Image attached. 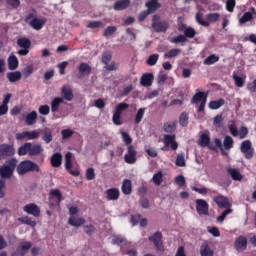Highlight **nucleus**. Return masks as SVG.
<instances>
[{"mask_svg":"<svg viewBox=\"0 0 256 256\" xmlns=\"http://www.w3.org/2000/svg\"><path fill=\"white\" fill-rule=\"evenodd\" d=\"M214 203L218 206L219 209H231L232 204L230 202V199L227 196H223L221 194L215 196L213 198Z\"/></svg>","mask_w":256,"mask_h":256,"instance_id":"nucleus-10","label":"nucleus"},{"mask_svg":"<svg viewBox=\"0 0 256 256\" xmlns=\"http://www.w3.org/2000/svg\"><path fill=\"white\" fill-rule=\"evenodd\" d=\"M223 146L225 150L233 149L234 147V140L231 136H226L224 138Z\"/></svg>","mask_w":256,"mask_h":256,"instance_id":"nucleus-45","label":"nucleus"},{"mask_svg":"<svg viewBox=\"0 0 256 256\" xmlns=\"http://www.w3.org/2000/svg\"><path fill=\"white\" fill-rule=\"evenodd\" d=\"M240 152L246 160H252L255 155L251 140H244L240 144Z\"/></svg>","mask_w":256,"mask_h":256,"instance_id":"nucleus-5","label":"nucleus"},{"mask_svg":"<svg viewBox=\"0 0 256 256\" xmlns=\"http://www.w3.org/2000/svg\"><path fill=\"white\" fill-rule=\"evenodd\" d=\"M31 247L32 243L30 241H23L19 244L17 250L26 255Z\"/></svg>","mask_w":256,"mask_h":256,"instance_id":"nucleus-37","label":"nucleus"},{"mask_svg":"<svg viewBox=\"0 0 256 256\" xmlns=\"http://www.w3.org/2000/svg\"><path fill=\"white\" fill-rule=\"evenodd\" d=\"M72 157H73V154L71 152H68L65 154V169H66V171H70V169H72V166H73Z\"/></svg>","mask_w":256,"mask_h":256,"instance_id":"nucleus-44","label":"nucleus"},{"mask_svg":"<svg viewBox=\"0 0 256 256\" xmlns=\"http://www.w3.org/2000/svg\"><path fill=\"white\" fill-rule=\"evenodd\" d=\"M226 172L228 175H230L233 181H241L243 178L242 174L237 168L228 167L226 168Z\"/></svg>","mask_w":256,"mask_h":256,"instance_id":"nucleus-23","label":"nucleus"},{"mask_svg":"<svg viewBox=\"0 0 256 256\" xmlns=\"http://www.w3.org/2000/svg\"><path fill=\"white\" fill-rule=\"evenodd\" d=\"M235 7H236V0H228L226 2V10L228 12H231V13L234 12Z\"/></svg>","mask_w":256,"mask_h":256,"instance_id":"nucleus-63","label":"nucleus"},{"mask_svg":"<svg viewBox=\"0 0 256 256\" xmlns=\"http://www.w3.org/2000/svg\"><path fill=\"white\" fill-rule=\"evenodd\" d=\"M62 164V155L60 153H55L51 156V166L53 168H58Z\"/></svg>","mask_w":256,"mask_h":256,"instance_id":"nucleus-31","label":"nucleus"},{"mask_svg":"<svg viewBox=\"0 0 256 256\" xmlns=\"http://www.w3.org/2000/svg\"><path fill=\"white\" fill-rule=\"evenodd\" d=\"M78 71L77 79H83L85 76H89L91 74L92 68L88 63L82 62L78 66Z\"/></svg>","mask_w":256,"mask_h":256,"instance_id":"nucleus-15","label":"nucleus"},{"mask_svg":"<svg viewBox=\"0 0 256 256\" xmlns=\"http://www.w3.org/2000/svg\"><path fill=\"white\" fill-rule=\"evenodd\" d=\"M121 189H122L123 194L130 195L132 193V182L128 179H125L122 182Z\"/></svg>","mask_w":256,"mask_h":256,"instance_id":"nucleus-35","label":"nucleus"},{"mask_svg":"<svg viewBox=\"0 0 256 256\" xmlns=\"http://www.w3.org/2000/svg\"><path fill=\"white\" fill-rule=\"evenodd\" d=\"M200 255L201 256H214L215 252H213V250H211V248L209 247V244L207 242H204L200 246Z\"/></svg>","mask_w":256,"mask_h":256,"instance_id":"nucleus-28","label":"nucleus"},{"mask_svg":"<svg viewBox=\"0 0 256 256\" xmlns=\"http://www.w3.org/2000/svg\"><path fill=\"white\" fill-rule=\"evenodd\" d=\"M154 79L155 76L152 73L143 74L140 78V84L143 87H150Z\"/></svg>","mask_w":256,"mask_h":256,"instance_id":"nucleus-19","label":"nucleus"},{"mask_svg":"<svg viewBox=\"0 0 256 256\" xmlns=\"http://www.w3.org/2000/svg\"><path fill=\"white\" fill-rule=\"evenodd\" d=\"M23 211L26 214L32 215L33 217H40L41 210L38 205L31 203L23 207Z\"/></svg>","mask_w":256,"mask_h":256,"instance_id":"nucleus-14","label":"nucleus"},{"mask_svg":"<svg viewBox=\"0 0 256 256\" xmlns=\"http://www.w3.org/2000/svg\"><path fill=\"white\" fill-rule=\"evenodd\" d=\"M176 165L178 167L186 166L185 154H178L177 159H176Z\"/></svg>","mask_w":256,"mask_h":256,"instance_id":"nucleus-59","label":"nucleus"},{"mask_svg":"<svg viewBox=\"0 0 256 256\" xmlns=\"http://www.w3.org/2000/svg\"><path fill=\"white\" fill-rule=\"evenodd\" d=\"M214 144H210L209 145V149H211L212 151H216L217 150V147L218 149H220V153H222V155H226V152L224 151L223 149V144H222V140L218 139V138H215L214 139Z\"/></svg>","mask_w":256,"mask_h":256,"instance_id":"nucleus-34","label":"nucleus"},{"mask_svg":"<svg viewBox=\"0 0 256 256\" xmlns=\"http://www.w3.org/2000/svg\"><path fill=\"white\" fill-rule=\"evenodd\" d=\"M32 73H33V66L32 65L26 66L22 70V76H23L24 79H28L31 76Z\"/></svg>","mask_w":256,"mask_h":256,"instance_id":"nucleus-56","label":"nucleus"},{"mask_svg":"<svg viewBox=\"0 0 256 256\" xmlns=\"http://www.w3.org/2000/svg\"><path fill=\"white\" fill-rule=\"evenodd\" d=\"M37 18H38V12L36 9H33L31 13L26 14V16L24 17V23L29 24Z\"/></svg>","mask_w":256,"mask_h":256,"instance_id":"nucleus-43","label":"nucleus"},{"mask_svg":"<svg viewBox=\"0 0 256 256\" xmlns=\"http://www.w3.org/2000/svg\"><path fill=\"white\" fill-rule=\"evenodd\" d=\"M6 77L10 83H15L22 79V72L21 71L8 72L6 74Z\"/></svg>","mask_w":256,"mask_h":256,"instance_id":"nucleus-26","label":"nucleus"},{"mask_svg":"<svg viewBox=\"0 0 256 256\" xmlns=\"http://www.w3.org/2000/svg\"><path fill=\"white\" fill-rule=\"evenodd\" d=\"M203 101L207 102V95L204 92H198L192 98V104H199Z\"/></svg>","mask_w":256,"mask_h":256,"instance_id":"nucleus-32","label":"nucleus"},{"mask_svg":"<svg viewBox=\"0 0 256 256\" xmlns=\"http://www.w3.org/2000/svg\"><path fill=\"white\" fill-rule=\"evenodd\" d=\"M46 23V18H37L30 21L28 24L30 27H32L35 31H40Z\"/></svg>","mask_w":256,"mask_h":256,"instance_id":"nucleus-22","label":"nucleus"},{"mask_svg":"<svg viewBox=\"0 0 256 256\" xmlns=\"http://www.w3.org/2000/svg\"><path fill=\"white\" fill-rule=\"evenodd\" d=\"M183 33H184V37L186 38H194L196 36V31L192 27L186 28V30H184Z\"/></svg>","mask_w":256,"mask_h":256,"instance_id":"nucleus-61","label":"nucleus"},{"mask_svg":"<svg viewBox=\"0 0 256 256\" xmlns=\"http://www.w3.org/2000/svg\"><path fill=\"white\" fill-rule=\"evenodd\" d=\"M43 152V148L41 144H33L31 142H25L18 149L19 156H25L29 154V156H38Z\"/></svg>","mask_w":256,"mask_h":256,"instance_id":"nucleus-1","label":"nucleus"},{"mask_svg":"<svg viewBox=\"0 0 256 256\" xmlns=\"http://www.w3.org/2000/svg\"><path fill=\"white\" fill-rule=\"evenodd\" d=\"M158 60H159V54H153L149 56V58L147 59V65L149 66L157 65Z\"/></svg>","mask_w":256,"mask_h":256,"instance_id":"nucleus-58","label":"nucleus"},{"mask_svg":"<svg viewBox=\"0 0 256 256\" xmlns=\"http://www.w3.org/2000/svg\"><path fill=\"white\" fill-rule=\"evenodd\" d=\"M17 45L21 49L18 50L17 54L20 56H26L29 54L31 49V41L28 38H20L17 40Z\"/></svg>","mask_w":256,"mask_h":256,"instance_id":"nucleus-7","label":"nucleus"},{"mask_svg":"<svg viewBox=\"0 0 256 256\" xmlns=\"http://www.w3.org/2000/svg\"><path fill=\"white\" fill-rule=\"evenodd\" d=\"M96 179V172L95 168H88L86 169V180L92 181Z\"/></svg>","mask_w":256,"mask_h":256,"instance_id":"nucleus-53","label":"nucleus"},{"mask_svg":"<svg viewBox=\"0 0 256 256\" xmlns=\"http://www.w3.org/2000/svg\"><path fill=\"white\" fill-rule=\"evenodd\" d=\"M15 154V148L13 145L4 143L0 145V161L9 157H13Z\"/></svg>","mask_w":256,"mask_h":256,"instance_id":"nucleus-9","label":"nucleus"},{"mask_svg":"<svg viewBox=\"0 0 256 256\" xmlns=\"http://www.w3.org/2000/svg\"><path fill=\"white\" fill-rule=\"evenodd\" d=\"M177 122H167L164 124V131L167 134H173L176 130Z\"/></svg>","mask_w":256,"mask_h":256,"instance_id":"nucleus-42","label":"nucleus"},{"mask_svg":"<svg viewBox=\"0 0 256 256\" xmlns=\"http://www.w3.org/2000/svg\"><path fill=\"white\" fill-rule=\"evenodd\" d=\"M196 22L199 23L203 27H208L210 25L209 21L203 20V14L197 13L196 14Z\"/></svg>","mask_w":256,"mask_h":256,"instance_id":"nucleus-57","label":"nucleus"},{"mask_svg":"<svg viewBox=\"0 0 256 256\" xmlns=\"http://www.w3.org/2000/svg\"><path fill=\"white\" fill-rule=\"evenodd\" d=\"M18 221L21 222L24 225H29L32 228H35L37 226V222L36 221H32L29 216H23L18 218Z\"/></svg>","mask_w":256,"mask_h":256,"instance_id":"nucleus-41","label":"nucleus"},{"mask_svg":"<svg viewBox=\"0 0 256 256\" xmlns=\"http://www.w3.org/2000/svg\"><path fill=\"white\" fill-rule=\"evenodd\" d=\"M233 245L238 252L245 251L248 247V239L245 236H239L236 238V240H234Z\"/></svg>","mask_w":256,"mask_h":256,"instance_id":"nucleus-13","label":"nucleus"},{"mask_svg":"<svg viewBox=\"0 0 256 256\" xmlns=\"http://www.w3.org/2000/svg\"><path fill=\"white\" fill-rule=\"evenodd\" d=\"M111 61H112V54L108 52L103 53L102 63L104 65H108Z\"/></svg>","mask_w":256,"mask_h":256,"instance_id":"nucleus-64","label":"nucleus"},{"mask_svg":"<svg viewBox=\"0 0 256 256\" xmlns=\"http://www.w3.org/2000/svg\"><path fill=\"white\" fill-rule=\"evenodd\" d=\"M151 27L155 33H165L169 30V21L161 20L158 14H154Z\"/></svg>","mask_w":256,"mask_h":256,"instance_id":"nucleus-4","label":"nucleus"},{"mask_svg":"<svg viewBox=\"0 0 256 256\" xmlns=\"http://www.w3.org/2000/svg\"><path fill=\"white\" fill-rule=\"evenodd\" d=\"M65 100L61 97H56V98H53L52 101H51V112L52 113H57L59 112V107L62 103H64Z\"/></svg>","mask_w":256,"mask_h":256,"instance_id":"nucleus-25","label":"nucleus"},{"mask_svg":"<svg viewBox=\"0 0 256 256\" xmlns=\"http://www.w3.org/2000/svg\"><path fill=\"white\" fill-rule=\"evenodd\" d=\"M130 5V0H116V2L113 4V9L116 11H122L128 9Z\"/></svg>","mask_w":256,"mask_h":256,"instance_id":"nucleus-20","label":"nucleus"},{"mask_svg":"<svg viewBox=\"0 0 256 256\" xmlns=\"http://www.w3.org/2000/svg\"><path fill=\"white\" fill-rule=\"evenodd\" d=\"M128 108H129L128 103L121 102L118 105H116V110H114V113L122 114V112L127 110Z\"/></svg>","mask_w":256,"mask_h":256,"instance_id":"nucleus-51","label":"nucleus"},{"mask_svg":"<svg viewBox=\"0 0 256 256\" xmlns=\"http://www.w3.org/2000/svg\"><path fill=\"white\" fill-rule=\"evenodd\" d=\"M163 143L165 147H171L173 151L178 149V143L176 141V135H164Z\"/></svg>","mask_w":256,"mask_h":256,"instance_id":"nucleus-16","label":"nucleus"},{"mask_svg":"<svg viewBox=\"0 0 256 256\" xmlns=\"http://www.w3.org/2000/svg\"><path fill=\"white\" fill-rule=\"evenodd\" d=\"M53 197H56V201H57L58 205H60V203L62 202V194L60 193V191L58 189H53L50 191L49 200H52Z\"/></svg>","mask_w":256,"mask_h":256,"instance_id":"nucleus-40","label":"nucleus"},{"mask_svg":"<svg viewBox=\"0 0 256 256\" xmlns=\"http://www.w3.org/2000/svg\"><path fill=\"white\" fill-rule=\"evenodd\" d=\"M207 19L211 23H216L220 19V14L219 13H210L207 15Z\"/></svg>","mask_w":256,"mask_h":256,"instance_id":"nucleus-62","label":"nucleus"},{"mask_svg":"<svg viewBox=\"0 0 256 256\" xmlns=\"http://www.w3.org/2000/svg\"><path fill=\"white\" fill-rule=\"evenodd\" d=\"M224 104H225V100L223 98H219L218 100L210 101L209 107L211 109L217 110V109L223 107Z\"/></svg>","mask_w":256,"mask_h":256,"instance_id":"nucleus-39","label":"nucleus"},{"mask_svg":"<svg viewBox=\"0 0 256 256\" xmlns=\"http://www.w3.org/2000/svg\"><path fill=\"white\" fill-rule=\"evenodd\" d=\"M38 119V113L36 111H32L25 116V124L28 126L35 125Z\"/></svg>","mask_w":256,"mask_h":256,"instance_id":"nucleus-24","label":"nucleus"},{"mask_svg":"<svg viewBox=\"0 0 256 256\" xmlns=\"http://www.w3.org/2000/svg\"><path fill=\"white\" fill-rule=\"evenodd\" d=\"M249 135V129L247 126H241L240 131L238 132V136L240 140L247 138Z\"/></svg>","mask_w":256,"mask_h":256,"instance_id":"nucleus-55","label":"nucleus"},{"mask_svg":"<svg viewBox=\"0 0 256 256\" xmlns=\"http://www.w3.org/2000/svg\"><path fill=\"white\" fill-rule=\"evenodd\" d=\"M254 15H256V9L254 7H250V11L243 14V16L239 19V23L245 24L251 22L254 19Z\"/></svg>","mask_w":256,"mask_h":256,"instance_id":"nucleus-18","label":"nucleus"},{"mask_svg":"<svg viewBox=\"0 0 256 256\" xmlns=\"http://www.w3.org/2000/svg\"><path fill=\"white\" fill-rule=\"evenodd\" d=\"M232 79L234 80V84H236L238 88H242L245 84V80H243V78L238 76L235 72H233L232 74Z\"/></svg>","mask_w":256,"mask_h":256,"instance_id":"nucleus-49","label":"nucleus"},{"mask_svg":"<svg viewBox=\"0 0 256 256\" xmlns=\"http://www.w3.org/2000/svg\"><path fill=\"white\" fill-rule=\"evenodd\" d=\"M179 123L182 127H187L189 123V114L187 112H182L179 117Z\"/></svg>","mask_w":256,"mask_h":256,"instance_id":"nucleus-46","label":"nucleus"},{"mask_svg":"<svg viewBox=\"0 0 256 256\" xmlns=\"http://www.w3.org/2000/svg\"><path fill=\"white\" fill-rule=\"evenodd\" d=\"M51 112V107L48 105H40L38 108V113L43 116H47Z\"/></svg>","mask_w":256,"mask_h":256,"instance_id":"nucleus-54","label":"nucleus"},{"mask_svg":"<svg viewBox=\"0 0 256 256\" xmlns=\"http://www.w3.org/2000/svg\"><path fill=\"white\" fill-rule=\"evenodd\" d=\"M17 159H9L5 165L0 167V178L11 179L17 166Z\"/></svg>","mask_w":256,"mask_h":256,"instance_id":"nucleus-3","label":"nucleus"},{"mask_svg":"<svg viewBox=\"0 0 256 256\" xmlns=\"http://www.w3.org/2000/svg\"><path fill=\"white\" fill-rule=\"evenodd\" d=\"M84 223H85L84 218H76L75 216H71L68 219V224L70 226H73V227H76V228L81 227L82 225H84Z\"/></svg>","mask_w":256,"mask_h":256,"instance_id":"nucleus-30","label":"nucleus"},{"mask_svg":"<svg viewBox=\"0 0 256 256\" xmlns=\"http://www.w3.org/2000/svg\"><path fill=\"white\" fill-rule=\"evenodd\" d=\"M40 136L39 130H33V131H23L21 133H16L15 138L17 141H23V140H35L38 139Z\"/></svg>","mask_w":256,"mask_h":256,"instance_id":"nucleus-8","label":"nucleus"},{"mask_svg":"<svg viewBox=\"0 0 256 256\" xmlns=\"http://www.w3.org/2000/svg\"><path fill=\"white\" fill-rule=\"evenodd\" d=\"M61 95L63 97L62 99L68 102H71L74 99L73 90L70 85H63Z\"/></svg>","mask_w":256,"mask_h":256,"instance_id":"nucleus-17","label":"nucleus"},{"mask_svg":"<svg viewBox=\"0 0 256 256\" xmlns=\"http://www.w3.org/2000/svg\"><path fill=\"white\" fill-rule=\"evenodd\" d=\"M198 144L200 147H209L210 145V136L206 133H202L198 140Z\"/></svg>","mask_w":256,"mask_h":256,"instance_id":"nucleus-36","label":"nucleus"},{"mask_svg":"<svg viewBox=\"0 0 256 256\" xmlns=\"http://www.w3.org/2000/svg\"><path fill=\"white\" fill-rule=\"evenodd\" d=\"M179 54H181V49L175 48V49H171L170 51L165 53L164 57L167 59H172V58L177 57Z\"/></svg>","mask_w":256,"mask_h":256,"instance_id":"nucleus-48","label":"nucleus"},{"mask_svg":"<svg viewBox=\"0 0 256 256\" xmlns=\"http://www.w3.org/2000/svg\"><path fill=\"white\" fill-rule=\"evenodd\" d=\"M105 24L101 21H90L86 27L90 29L104 28Z\"/></svg>","mask_w":256,"mask_h":256,"instance_id":"nucleus-52","label":"nucleus"},{"mask_svg":"<svg viewBox=\"0 0 256 256\" xmlns=\"http://www.w3.org/2000/svg\"><path fill=\"white\" fill-rule=\"evenodd\" d=\"M146 108H140L135 116V124H139L142 122L145 115Z\"/></svg>","mask_w":256,"mask_h":256,"instance_id":"nucleus-50","label":"nucleus"},{"mask_svg":"<svg viewBox=\"0 0 256 256\" xmlns=\"http://www.w3.org/2000/svg\"><path fill=\"white\" fill-rule=\"evenodd\" d=\"M196 211L199 215H208L209 214V204L204 199L196 200Z\"/></svg>","mask_w":256,"mask_h":256,"instance_id":"nucleus-12","label":"nucleus"},{"mask_svg":"<svg viewBox=\"0 0 256 256\" xmlns=\"http://www.w3.org/2000/svg\"><path fill=\"white\" fill-rule=\"evenodd\" d=\"M116 31H117V27L109 26L104 31V37H111L116 33Z\"/></svg>","mask_w":256,"mask_h":256,"instance_id":"nucleus-60","label":"nucleus"},{"mask_svg":"<svg viewBox=\"0 0 256 256\" xmlns=\"http://www.w3.org/2000/svg\"><path fill=\"white\" fill-rule=\"evenodd\" d=\"M120 197V191L118 188H110L106 190L107 201H117Z\"/></svg>","mask_w":256,"mask_h":256,"instance_id":"nucleus-21","label":"nucleus"},{"mask_svg":"<svg viewBox=\"0 0 256 256\" xmlns=\"http://www.w3.org/2000/svg\"><path fill=\"white\" fill-rule=\"evenodd\" d=\"M7 62H8L9 70L14 71L18 68L19 61H18L17 56H15V55L8 56Z\"/></svg>","mask_w":256,"mask_h":256,"instance_id":"nucleus-29","label":"nucleus"},{"mask_svg":"<svg viewBox=\"0 0 256 256\" xmlns=\"http://www.w3.org/2000/svg\"><path fill=\"white\" fill-rule=\"evenodd\" d=\"M146 7L148 9L147 12L152 14L161 8V4L158 2V0H150L148 3H146Z\"/></svg>","mask_w":256,"mask_h":256,"instance_id":"nucleus-27","label":"nucleus"},{"mask_svg":"<svg viewBox=\"0 0 256 256\" xmlns=\"http://www.w3.org/2000/svg\"><path fill=\"white\" fill-rule=\"evenodd\" d=\"M42 133H43L42 140L46 144L52 143V141H53V133H52L51 129L45 128V129L42 130Z\"/></svg>","mask_w":256,"mask_h":256,"instance_id":"nucleus-33","label":"nucleus"},{"mask_svg":"<svg viewBox=\"0 0 256 256\" xmlns=\"http://www.w3.org/2000/svg\"><path fill=\"white\" fill-rule=\"evenodd\" d=\"M220 60V57L216 54H212L208 56L206 59H204L203 64L204 65H215Z\"/></svg>","mask_w":256,"mask_h":256,"instance_id":"nucleus-38","label":"nucleus"},{"mask_svg":"<svg viewBox=\"0 0 256 256\" xmlns=\"http://www.w3.org/2000/svg\"><path fill=\"white\" fill-rule=\"evenodd\" d=\"M124 161L127 164H135L137 161V151L133 145L127 146V153L124 155Z\"/></svg>","mask_w":256,"mask_h":256,"instance_id":"nucleus-11","label":"nucleus"},{"mask_svg":"<svg viewBox=\"0 0 256 256\" xmlns=\"http://www.w3.org/2000/svg\"><path fill=\"white\" fill-rule=\"evenodd\" d=\"M152 181L156 186H160L161 183L163 182V172L158 171L156 174H154Z\"/></svg>","mask_w":256,"mask_h":256,"instance_id":"nucleus-47","label":"nucleus"},{"mask_svg":"<svg viewBox=\"0 0 256 256\" xmlns=\"http://www.w3.org/2000/svg\"><path fill=\"white\" fill-rule=\"evenodd\" d=\"M29 172H40V167L37 163L32 162L31 160H24L20 162L17 166L18 175H26Z\"/></svg>","mask_w":256,"mask_h":256,"instance_id":"nucleus-2","label":"nucleus"},{"mask_svg":"<svg viewBox=\"0 0 256 256\" xmlns=\"http://www.w3.org/2000/svg\"><path fill=\"white\" fill-rule=\"evenodd\" d=\"M148 240L154 245L157 251L164 252L163 235L160 231L155 232Z\"/></svg>","mask_w":256,"mask_h":256,"instance_id":"nucleus-6","label":"nucleus"}]
</instances>
